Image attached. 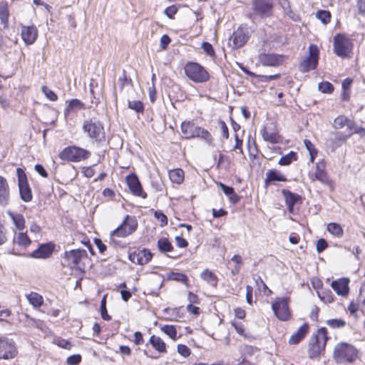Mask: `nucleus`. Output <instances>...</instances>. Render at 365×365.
I'll use <instances>...</instances> for the list:
<instances>
[{
    "instance_id": "f257e3e1",
    "label": "nucleus",
    "mask_w": 365,
    "mask_h": 365,
    "mask_svg": "<svg viewBox=\"0 0 365 365\" xmlns=\"http://www.w3.org/2000/svg\"><path fill=\"white\" fill-rule=\"evenodd\" d=\"M91 262L86 250L83 249H73L65 251L61 255V265L63 268L84 273L86 265Z\"/></svg>"
},
{
    "instance_id": "f03ea898",
    "label": "nucleus",
    "mask_w": 365,
    "mask_h": 365,
    "mask_svg": "<svg viewBox=\"0 0 365 365\" xmlns=\"http://www.w3.org/2000/svg\"><path fill=\"white\" fill-rule=\"evenodd\" d=\"M332 359L336 364H354L360 359V351L351 343L340 341L333 349Z\"/></svg>"
},
{
    "instance_id": "7ed1b4c3",
    "label": "nucleus",
    "mask_w": 365,
    "mask_h": 365,
    "mask_svg": "<svg viewBox=\"0 0 365 365\" xmlns=\"http://www.w3.org/2000/svg\"><path fill=\"white\" fill-rule=\"evenodd\" d=\"M331 339L328 329L324 327L317 329L311 336L307 348V354L310 359H319L326 351L328 341Z\"/></svg>"
},
{
    "instance_id": "20e7f679",
    "label": "nucleus",
    "mask_w": 365,
    "mask_h": 365,
    "mask_svg": "<svg viewBox=\"0 0 365 365\" xmlns=\"http://www.w3.org/2000/svg\"><path fill=\"white\" fill-rule=\"evenodd\" d=\"M311 182H319L327 187L329 192H334L336 187L335 180L331 177L327 170V163L325 159H321L316 163L313 172L308 173Z\"/></svg>"
},
{
    "instance_id": "39448f33",
    "label": "nucleus",
    "mask_w": 365,
    "mask_h": 365,
    "mask_svg": "<svg viewBox=\"0 0 365 365\" xmlns=\"http://www.w3.org/2000/svg\"><path fill=\"white\" fill-rule=\"evenodd\" d=\"M138 228V221L134 215H126L121 223L110 234V241L118 244V239L133 235Z\"/></svg>"
},
{
    "instance_id": "423d86ee",
    "label": "nucleus",
    "mask_w": 365,
    "mask_h": 365,
    "mask_svg": "<svg viewBox=\"0 0 365 365\" xmlns=\"http://www.w3.org/2000/svg\"><path fill=\"white\" fill-rule=\"evenodd\" d=\"M185 76L195 83H205L211 78L207 69L195 61H187L183 67Z\"/></svg>"
},
{
    "instance_id": "0eeeda50",
    "label": "nucleus",
    "mask_w": 365,
    "mask_h": 365,
    "mask_svg": "<svg viewBox=\"0 0 365 365\" xmlns=\"http://www.w3.org/2000/svg\"><path fill=\"white\" fill-rule=\"evenodd\" d=\"M82 130L92 140L97 143L106 141V135L103 124L96 118H88L83 121Z\"/></svg>"
},
{
    "instance_id": "6e6552de",
    "label": "nucleus",
    "mask_w": 365,
    "mask_h": 365,
    "mask_svg": "<svg viewBox=\"0 0 365 365\" xmlns=\"http://www.w3.org/2000/svg\"><path fill=\"white\" fill-rule=\"evenodd\" d=\"M91 155L88 150L76 145H68L58 153L61 160L68 163H80L86 160Z\"/></svg>"
},
{
    "instance_id": "1a4fd4ad",
    "label": "nucleus",
    "mask_w": 365,
    "mask_h": 365,
    "mask_svg": "<svg viewBox=\"0 0 365 365\" xmlns=\"http://www.w3.org/2000/svg\"><path fill=\"white\" fill-rule=\"evenodd\" d=\"M334 53L342 58H350L353 51L352 40L345 34H336L333 38Z\"/></svg>"
},
{
    "instance_id": "9d476101",
    "label": "nucleus",
    "mask_w": 365,
    "mask_h": 365,
    "mask_svg": "<svg viewBox=\"0 0 365 365\" xmlns=\"http://www.w3.org/2000/svg\"><path fill=\"white\" fill-rule=\"evenodd\" d=\"M251 36L250 29L247 24L240 25L230 38L229 45L233 49H239L244 46Z\"/></svg>"
},
{
    "instance_id": "9b49d317",
    "label": "nucleus",
    "mask_w": 365,
    "mask_h": 365,
    "mask_svg": "<svg viewBox=\"0 0 365 365\" xmlns=\"http://www.w3.org/2000/svg\"><path fill=\"white\" fill-rule=\"evenodd\" d=\"M272 309L276 317L282 322H287L292 318L288 297L276 298L272 303Z\"/></svg>"
},
{
    "instance_id": "f8f14e48",
    "label": "nucleus",
    "mask_w": 365,
    "mask_h": 365,
    "mask_svg": "<svg viewBox=\"0 0 365 365\" xmlns=\"http://www.w3.org/2000/svg\"><path fill=\"white\" fill-rule=\"evenodd\" d=\"M309 56L303 59L299 64V70L302 73H307L317 68L319 58V50L318 46L311 43L308 48Z\"/></svg>"
},
{
    "instance_id": "ddd939ff",
    "label": "nucleus",
    "mask_w": 365,
    "mask_h": 365,
    "mask_svg": "<svg viewBox=\"0 0 365 365\" xmlns=\"http://www.w3.org/2000/svg\"><path fill=\"white\" fill-rule=\"evenodd\" d=\"M16 175L21 200L25 202H31L33 199V193L24 170L18 168L16 169Z\"/></svg>"
},
{
    "instance_id": "4468645a",
    "label": "nucleus",
    "mask_w": 365,
    "mask_h": 365,
    "mask_svg": "<svg viewBox=\"0 0 365 365\" xmlns=\"http://www.w3.org/2000/svg\"><path fill=\"white\" fill-rule=\"evenodd\" d=\"M15 341L4 336H0V359L11 360L18 355Z\"/></svg>"
},
{
    "instance_id": "2eb2a0df",
    "label": "nucleus",
    "mask_w": 365,
    "mask_h": 365,
    "mask_svg": "<svg viewBox=\"0 0 365 365\" xmlns=\"http://www.w3.org/2000/svg\"><path fill=\"white\" fill-rule=\"evenodd\" d=\"M274 0H252V9L253 14L262 19L271 17L273 15Z\"/></svg>"
},
{
    "instance_id": "dca6fc26",
    "label": "nucleus",
    "mask_w": 365,
    "mask_h": 365,
    "mask_svg": "<svg viewBox=\"0 0 365 365\" xmlns=\"http://www.w3.org/2000/svg\"><path fill=\"white\" fill-rule=\"evenodd\" d=\"M263 140L272 144L282 143L283 137L280 135L277 125L274 123H268L260 130Z\"/></svg>"
},
{
    "instance_id": "f3484780",
    "label": "nucleus",
    "mask_w": 365,
    "mask_h": 365,
    "mask_svg": "<svg viewBox=\"0 0 365 365\" xmlns=\"http://www.w3.org/2000/svg\"><path fill=\"white\" fill-rule=\"evenodd\" d=\"M125 183L130 193L142 199L148 197V193L144 190L143 185L135 172H132L125 177Z\"/></svg>"
},
{
    "instance_id": "a211bd4d",
    "label": "nucleus",
    "mask_w": 365,
    "mask_h": 365,
    "mask_svg": "<svg viewBox=\"0 0 365 365\" xmlns=\"http://www.w3.org/2000/svg\"><path fill=\"white\" fill-rule=\"evenodd\" d=\"M285 59L284 55L273 53H262L259 56V61L264 66H279L284 62Z\"/></svg>"
},
{
    "instance_id": "6ab92c4d",
    "label": "nucleus",
    "mask_w": 365,
    "mask_h": 365,
    "mask_svg": "<svg viewBox=\"0 0 365 365\" xmlns=\"http://www.w3.org/2000/svg\"><path fill=\"white\" fill-rule=\"evenodd\" d=\"M56 247L53 242L41 244L37 249L30 254V256L35 259H48L56 251Z\"/></svg>"
},
{
    "instance_id": "aec40b11",
    "label": "nucleus",
    "mask_w": 365,
    "mask_h": 365,
    "mask_svg": "<svg viewBox=\"0 0 365 365\" xmlns=\"http://www.w3.org/2000/svg\"><path fill=\"white\" fill-rule=\"evenodd\" d=\"M153 257V254L151 252L145 248L142 250H137L130 252L128 255V259L133 263L144 265L148 264L150 261H151Z\"/></svg>"
},
{
    "instance_id": "412c9836",
    "label": "nucleus",
    "mask_w": 365,
    "mask_h": 365,
    "mask_svg": "<svg viewBox=\"0 0 365 365\" xmlns=\"http://www.w3.org/2000/svg\"><path fill=\"white\" fill-rule=\"evenodd\" d=\"M38 36V31L35 25L21 26V37L26 46L34 44Z\"/></svg>"
},
{
    "instance_id": "4be33fe9",
    "label": "nucleus",
    "mask_w": 365,
    "mask_h": 365,
    "mask_svg": "<svg viewBox=\"0 0 365 365\" xmlns=\"http://www.w3.org/2000/svg\"><path fill=\"white\" fill-rule=\"evenodd\" d=\"M32 243L26 232L22 231L15 233L12 240L13 251H21L27 249Z\"/></svg>"
},
{
    "instance_id": "5701e85b",
    "label": "nucleus",
    "mask_w": 365,
    "mask_h": 365,
    "mask_svg": "<svg viewBox=\"0 0 365 365\" xmlns=\"http://www.w3.org/2000/svg\"><path fill=\"white\" fill-rule=\"evenodd\" d=\"M282 194L284 198L285 204L289 213L294 212L295 204L302 203V197L297 193L292 192L287 189H282Z\"/></svg>"
},
{
    "instance_id": "b1692460",
    "label": "nucleus",
    "mask_w": 365,
    "mask_h": 365,
    "mask_svg": "<svg viewBox=\"0 0 365 365\" xmlns=\"http://www.w3.org/2000/svg\"><path fill=\"white\" fill-rule=\"evenodd\" d=\"M287 178L281 171L277 169H269L266 173L264 179V187H267L269 185L274 184L275 182H287Z\"/></svg>"
},
{
    "instance_id": "393cba45",
    "label": "nucleus",
    "mask_w": 365,
    "mask_h": 365,
    "mask_svg": "<svg viewBox=\"0 0 365 365\" xmlns=\"http://www.w3.org/2000/svg\"><path fill=\"white\" fill-rule=\"evenodd\" d=\"M309 325L305 322L300 326L297 330L289 337V344L296 345L300 343L308 334L309 331Z\"/></svg>"
},
{
    "instance_id": "a878e982",
    "label": "nucleus",
    "mask_w": 365,
    "mask_h": 365,
    "mask_svg": "<svg viewBox=\"0 0 365 365\" xmlns=\"http://www.w3.org/2000/svg\"><path fill=\"white\" fill-rule=\"evenodd\" d=\"M10 187L6 178L0 175V205H6L10 200Z\"/></svg>"
},
{
    "instance_id": "bb28decb",
    "label": "nucleus",
    "mask_w": 365,
    "mask_h": 365,
    "mask_svg": "<svg viewBox=\"0 0 365 365\" xmlns=\"http://www.w3.org/2000/svg\"><path fill=\"white\" fill-rule=\"evenodd\" d=\"M10 9L9 2L6 0H0V24L4 29L9 26Z\"/></svg>"
},
{
    "instance_id": "cd10ccee",
    "label": "nucleus",
    "mask_w": 365,
    "mask_h": 365,
    "mask_svg": "<svg viewBox=\"0 0 365 365\" xmlns=\"http://www.w3.org/2000/svg\"><path fill=\"white\" fill-rule=\"evenodd\" d=\"M349 280L346 278H341L332 281L331 286L338 295L346 296L349 292Z\"/></svg>"
},
{
    "instance_id": "c85d7f7f",
    "label": "nucleus",
    "mask_w": 365,
    "mask_h": 365,
    "mask_svg": "<svg viewBox=\"0 0 365 365\" xmlns=\"http://www.w3.org/2000/svg\"><path fill=\"white\" fill-rule=\"evenodd\" d=\"M198 127L199 125L190 120L183 121L180 125L182 133L186 139L195 138Z\"/></svg>"
},
{
    "instance_id": "c756f323",
    "label": "nucleus",
    "mask_w": 365,
    "mask_h": 365,
    "mask_svg": "<svg viewBox=\"0 0 365 365\" xmlns=\"http://www.w3.org/2000/svg\"><path fill=\"white\" fill-rule=\"evenodd\" d=\"M85 109H86V107L83 102L77 98L71 99L67 101V105L63 112L64 116L68 118L71 113Z\"/></svg>"
},
{
    "instance_id": "7c9ffc66",
    "label": "nucleus",
    "mask_w": 365,
    "mask_h": 365,
    "mask_svg": "<svg viewBox=\"0 0 365 365\" xmlns=\"http://www.w3.org/2000/svg\"><path fill=\"white\" fill-rule=\"evenodd\" d=\"M350 138L349 133L344 134L339 131L333 133V137L330 139V145L333 149L338 148L345 144Z\"/></svg>"
},
{
    "instance_id": "2f4dec72",
    "label": "nucleus",
    "mask_w": 365,
    "mask_h": 365,
    "mask_svg": "<svg viewBox=\"0 0 365 365\" xmlns=\"http://www.w3.org/2000/svg\"><path fill=\"white\" fill-rule=\"evenodd\" d=\"M353 120L345 115H339L334 119L332 126L334 129L337 130L346 127L349 131L351 128V125L353 124Z\"/></svg>"
},
{
    "instance_id": "473e14b6",
    "label": "nucleus",
    "mask_w": 365,
    "mask_h": 365,
    "mask_svg": "<svg viewBox=\"0 0 365 365\" xmlns=\"http://www.w3.org/2000/svg\"><path fill=\"white\" fill-rule=\"evenodd\" d=\"M218 186L221 188L225 195L228 197L232 204H237L240 202V197L235 192L232 187L227 186L222 182H219Z\"/></svg>"
},
{
    "instance_id": "72a5a7b5",
    "label": "nucleus",
    "mask_w": 365,
    "mask_h": 365,
    "mask_svg": "<svg viewBox=\"0 0 365 365\" xmlns=\"http://www.w3.org/2000/svg\"><path fill=\"white\" fill-rule=\"evenodd\" d=\"M8 215L11 219L13 223L14 224L16 228L19 230V232L23 231L26 227V220L22 214L18 212H14L11 211L7 212Z\"/></svg>"
},
{
    "instance_id": "f704fd0d",
    "label": "nucleus",
    "mask_w": 365,
    "mask_h": 365,
    "mask_svg": "<svg viewBox=\"0 0 365 365\" xmlns=\"http://www.w3.org/2000/svg\"><path fill=\"white\" fill-rule=\"evenodd\" d=\"M149 343L159 353L164 354L167 352L166 344L160 336L152 335L150 337Z\"/></svg>"
},
{
    "instance_id": "c9c22d12",
    "label": "nucleus",
    "mask_w": 365,
    "mask_h": 365,
    "mask_svg": "<svg viewBox=\"0 0 365 365\" xmlns=\"http://www.w3.org/2000/svg\"><path fill=\"white\" fill-rule=\"evenodd\" d=\"M25 297L29 304L36 309L41 307L43 304L44 299L43 296L36 292H31L26 294Z\"/></svg>"
},
{
    "instance_id": "e433bc0d",
    "label": "nucleus",
    "mask_w": 365,
    "mask_h": 365,
    "mask_svg": "<svg viewBox=\"0 0 365 365\" xmlns=\"http://www.w3.org/2000/svg\"><path fill=\"white\" fill-rule=\"evenodd\" d=\"M200 277L210 286L216 287L218 284L217 276L211 270L205 269L200 274Z\"/></svg>"
},
{
    "instance_id": "4c0bfd02",
    "label": "nucleus",
    "mask_w": 365,
    "mask_h": 365,
    "mask_svg": "<svg viewBox=\"0 0 365 365\" xmlns=\"http://www.w3.org/2000/svg\"><path fill=\"white\" fill-rule=\"evenodd\" d=\"M168 176L171 182L177 185L182 184L185 180V172L181 168L170 170Z\"/></svg>"
},
{
    "instance_id": "58836bf2",
    "label": "nucleus",
    "mask_w": 365,
    "mask_h": 365,
    "mask_svg": "<svg viewBox=\"0 0 365 365\" xmlns=\"http://www.w3.org/2000/svg\"><path fill=\"white\" fill-rule=\"evenodd\" d=\"M158 250L161 253H167L173 251L174 247L168 237H160L157 242Z\"/></svg>"
},
{
    "instance_id": "ea45409f",
    "label": "nucleus",
    "mask_w": 365,
    "mask_h": 365,
    "mask_svg": "<svg viewBox=\"0 0 365 365\" xmlns=\"http://www.w3.org/2000/svg\"><path fill=\"white\" fill-rule=\"evenodd\" d=\"M327 230L334 237L341 238L344 236V229L342 226L339 223H328L327 226Z\"/></svg>"
},
{
    "instance_id": "a19ab883",
    "label": "nucleus",
    "mask_w": 365,
    "mask_h": 365,
    "mask_svg": "<svg viewBox=\"0 0 365 365\" xmlns=\"http://www.w3.org/2000/svg\"><path fill=\"white\" fill-rule=\"evenodd\" d=\"M167 279L168 280L181 282L187 287H190L189 279L185 274L180 272H171L168 274Z\"/></svg>"
},
{
    "instance_id": "79ce46f5",
    "label": "nucleus",
    "mask_w": 365,
    "mask_h": 365,
    "mask_svg": "<svg viewBox=\"0 0 365 365\" xmlns=\"http://www.w3.org/2000/svg\"><path fill=\"white\" fill-rule=\"evenodd\" d=\"M195 138L202 139L208 145H212L214 142V138L211 133L208 130L200 126L198 127Z\"/></svg>"
},
{
    "instance_id": "37998d69",
    "label": "nucleus",
    "mask_w": 365,
    "mask_h": 365,
    "mask_svg": "<svg viewBox=\"0 0 365 365\" xmlns=\"http://www.w3.org/2000/svg\"><path fill=\"white\" fill-rule=\"evenodd\" d=\"M297 153L292 150L287 154L282 156L278 161V164L281 166H287L291 165L293 162L297 161Z\"/></svg>"
},
{
    "instance_id": "c03bdc74",
    "label": "nucleus",
    "mask_w": 365,
    "mask_h": 365,
    "mask_svg": "<svg viewBox=\"0 0 365 365\" xmlns=\"http://www.w3.org/2000/svg\"><path fill=\"white\" fill-rule=\"evenodd\" d=\"M319 298L325 304H330L334 301V296L329 289H322L317 291Z\"/></svg>"
},
{
    "instance_id": "a18cd8bd",
    "label": "nucleus",
    "mask_w": 365,
    "mask_h": 365,
    "mask_svg": "<svg viewBox=\"0 0 365 365\" xmlns=\"http://www.w3.org/2000/svg\"><path fill=\"white\" fill-rule=\"evenodd\" d=\"M304 144L309 153V162L313 163L318 155V150L316 148L315 145L311 142V140L308 139L304 140Z\"/></svg>"
},
{
    "instance_id": "49530a36",
    "label": "nucleus",
    "mask_w": 365,
    "mask_h": 365,
    "mask_svg": "<svg viewBox=\"0 0 365 365\" xmlns=\"http://www.w3.org/2000/svg\"><path fill=\"white\" fill-rule=\"evenodd\" d=\"M53 344L65 349L70 350L72 348V344L67 339L61 336H55L52 341Z\"/></svg>"
},
{
    "instance_id": "de8ad7c7",
    "label": "nucleus",
    "mask_w": 365,
    "mask_h": 365,
    "mask_svg": "<svg viewBox=\"0 0 365 365\" xmlns=\"http://www.w3.org/2000/svg\"><path fill=\"white\" fill-rule=\"evenodd\" d=\"M316 17L324 24H328L331 21V14L327 10H318L316 13Z\"/></svg>"
},
{
    "instance_id": "09e8293b",
    "label": "nucleus",
    "mask_w": 365,
    "mask_h": 365,
    "mask_svg": "<svg viewBox=\"0 0 365 365\" xmlns=\"http://www.w3.org/2000/svg\"><path fill=\"white\" fill-rule=\"evenodd\" d=\"M128 107L138 113H143L145 110L144 104L140 101H129Z\"/></svg>"
},
{
    "instance_id": "8fccbe9b",
    "label": "nucleus",
    "mask_w": 365,
    "mask_h": 365,
    "mask_svg": "<svg viewBox=\"0 0 365 365\" xmlns=\"http://www.w3.org/2000/svg\"><path fill=\"white\" fill-rule=\"evenodd\" d=\"M161 331L165 333V334H167L168 336H170L172 339L173 340H176L178 336H177V329L175 328V326L173 325H170V324H165L164 326H163L161 328H160Z\"/></svg>"
},
{
    "instance_id": "3c124183",
    "label": "nucleus",
    "mask_w": 365,
    "mask_h": 365,
    "mask_svg": "<svg viewBox=\"0 0 365 365\" xmlns=\"http://www.w3.org/2000/svg\"><path fill=\"white\" fill-rule=\"evenodd\" d=\"M232 160L230 156L220 153L217 161V167L227 169L231 165Z\"/></svg>"
},
{
    "instance_id": "603ef678",
    "label": "nucleus",
    "mask_w": 365,
    "mask_h": 365,
    "mask_svg": "<svg viewBox=\"0 0 365 365\" xmlns=\"http://www.w3.org/2000/svg\"><path fill=\"white\" fill-rule=\"evenodd\" d=\"M326 324L332 329H340L346 326V323L343 319H331L326 321Z\"/></svg>"
},
{
    "instance_id": "864d4df0",
    "label": "nucleus",
    "mask_w": 365,
    "mask_h": 365,
    "mask_svg": "<svg viewBox=\"0 0 365 365\" xmlns=\"http://www.w3.org/2000/svg\"><path fill=\"white\" fill-rule=\"evenodd\" d=\"M201 48L207 56L212 58H216L215 51L210 43L207 41L202 42L201 44Z\"/></svg>"
},
{
    "instance_id": "5fc2aeb1",
    "label": "nucleus",
    "mask_w": 365,
    "mask_h": 365,
    "mask_svg": "<svg viewBox=\"0 0 365 365\" xmlns=\"http://www.w3.org/2000/svg\"><path fill=\"white\" fill-rule=\"evenodd\" d=\"M318 88L319 90L323 93L331 94L334 91V86L329 81H323L319 83Z\"/></svg>"
},
{
    "instance_id": "6e6d98bb",
    "label": "nucleus",
    "mask_w": 365,
    "mask_h": 365,
    "mask_svg": "<svg viewBox=\"0 0 365 365\" xmlns=\"http://www.w3.org/2000/svg\"><path fill=\"white\" fill-rule=\"evenodd\" d=\"M255 283L258 289L262 291L264 294L268 296L272 293V291L259 276L255 279Z\"/></svg>"
},
{
    "instance_id": "4d7b16f0",
    "label": "nucleus",
    "mask_w": 365,
    "mask_h": 365,
    "mask_svg": "<svg viewBox=\"0 0 365 365\" xmlns=\"http://www.w3.org/2000/svg\"><path fill=\"white\" fill-rule=\"evenodd\" d=\"M351 128L349 129L348 133L350 135V137L354 134H359L361 136L365 135V128L361 126H358L355 121L353 120V124L351 125Z\"/></svg>"
},
{
    "instance_id": "13d9d810",
    "label": "nucleus",
    "mask_w": 365,
    "mask_h": 365,
    "mask_svg": "<svg viewBox=\"0 0 365 365\" xmlns=\"http://www.w3.org/2000/svg\"><path fill=\"white\" fill-rule=\"evenodd\" d=\"M154 217L159 221L161 227H165L168 225V217L161 210H156L154 212Z\"/></svg>"
},
{
    "instance_id": "bf43d9fd",
    "label": "nucleus",
    "mask_w": 365,
    "mask_h": 365,
    "mask_svg": "<svg viewBox=\"0 0 365 365\" xmlns=\"http://www.w3.org/2000/svg\"><path fill=\"white\" fill-rule=\"evenodd\" d=\"M41 91L46 97L51 101H56L58 98L57 94L49 89L46 86H43L41 87Z\"/></svg>"
},
{
    "instance_id": "052dcab7",
    "label": "nucleus",
    "mask_w": 365,
    "mask_h": 365,
    "mask_svg": "<svg viewBox=\"0 0 365 365\" xmlns=\"http://www.w3.org/2000/svg\"><path fill=\"white\" fill-rule=\"evenodd\" d=\"M179 10V6L173 4L170 6H168L164 10V14L170 19H174L175 15L178 13Z\"/></svg>"
},
{
    "instance_id": "680f3d73",
    "label": "nucleus",
    "mask_w": 365,
    "mask_h": 365,
    "mask_svg": "<svg viewBox=\"0 0 365 365\" xmlns=\"http://www.w3.org/2000/svg\"><path fill=\"white\" fill-rule=\"evenodd\" d=\"M177 351L183 357H188L191 354L190 349L185 344H178Z\"/></svg>"
},
{
    "instance_id": "e2e57ef3",
    "label": "nucleus",
    "mask_w": 365,
    "mask_h": 365,
    "mask_svg": "<svg viewBox=\"0 0 365 365\" xmlns=\"http://www.w3.org/2000/svg\"><path fill=\"white\" fill-rule=\"evenodd\" d=\"M131 79L128 78L127 75V72L125 70L123 71V75L118 78V82L120 83V88L123 90L124 87L128 85L129 83H131Z\"/></svg>"
},
{
    "instance_id": "0e129e2a",
    "label": "nucleus",
    "mask_w": 365,
    "mask_h": 365,
    "mask_svg": "<svg viewBox=\"0 0 365 365\" xmlns=\"http://www.w3.org/2000/svg\"><path fill=\"white\" fill-rule=\"evenodd\" d=\"M218 125H219V127L222 132V137L225 139H228L229 136H230V133H229L228 127H227V124L225 123V122L222 120H219Z\"/></svg>"
},
{
    "instance_id": "69168bd1",
    "label": "nucleus",
    "mask_w": 365,
    "mask_h": 365,
    "mask_svg": "<svg viewBox=\"0 0 365 365\" xmlns=\"http://www.w3.org/2000/svg\"><path fill=\"white\" fill-rule=\"evenodd\" d=\"M320 312V308L314 305L309 313V318L312 322H319V316Z\"/></svg>"
},
{
    "instance_id": "338daca9",
    "label": "nucleus",
    "mask_w": 365,
    "mask_h": 365,
    "mask_svg": "<svg viewBox=\"0 0 365 365\" xmlns=\"http://www.w3.org/2000/svg\"><path fill=\"white\" fill-rule=\"evenodd\" d=\"M328 243L327 240L324 238H321L317 240V245H316V249L318 253L322 252L324 250H325L328 247Z\"/></svg>"
},
{
    "instance_id": "774afa93",
    "label": "nucleus",
    "mask_w": 365,
    "mask_h": 365,
    "mask_svg": "<svg viewBox=\"0 0 365 365\" xmlns=\"http://www.w3.org/2000/svg\"><path fill=\"white\" fill-rule=\"evenodd\" d=\"M81 359L80 354H73L67 358L66 363L68 365H77L81 361Z\"/></svg>"
}]
</instances>
